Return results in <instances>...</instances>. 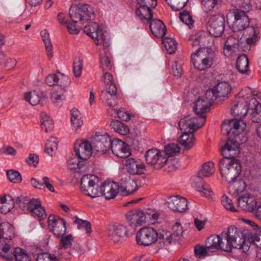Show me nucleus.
Here are the masks:
<instances>
[{"mask_svg":"<svg viewBox=\"0 0 261 261\" xmlns=\"http://www.w3.org/2000/svg\"><path fill=\"white\" fill-rule=\"evenodd\" d=\"M110 149L114 154L121 158H127L131 154L128 145L118 139L112 141Z\"/></svg>","mask_w":261,"mask_h":261,"instance_id":"obj_19","label":"nucleus"},{"mask_svg":"<svg viewBox=\"0 0 261 261\" xmlns=\"http://www.w3.org/2000/svg\"><path fill=\"white\" fill-rule=\"evenodd\" d=\"M119 186L115 182L105 181L100 187L99 194L106 199L114 198L119 192Z\"/></svg>","mask_w":261,"mask_h":261,"instance_id":"obj_22","label":"nucleus"},{"mask_svg":"<svg viewBox=\"0 0 261 261\" xmlns=\"http://www.w3.org/2000/svg\"><path fill=\"white\" fill-rule=\"evenodd\" d=\"M117 115L120 119L124 121H128L134 117V115L126 111L124 108H120L117 110Z\"/></svg>","mask_w":261,"mask_h":261,"instance_id":"obj_61","label":"nucleus"},{"mask_svg":"<svg viewBox=\"0 0 261 261\" xmlns=\"http://www.w3.org/2000/svg\"><path fill=\"white\" fill-rule=\"evenodd\" d=\"M126 218L130 225L135 227L142 225L145 223L146 216L144 213L139 210H133L128 212Z\"/></svg>","mask_w":261,"mask_h":261,"instance_id":"obj_27","label":"nucleus"},{"mask_svg":"<svg viewBox=\"0 0 261 261\" xmlns=\"http://www.w3.org/2000/svg\"><path fill=\"white\" fill-rule=\"evenodd\" d=\"M58 148L57 139L55 137H51L48 139L45 145V152L52 156L55 153Z\"/></svg>","mask_w":261,"mask_h":261,"instance_id":"obj_52","label":"nucleus"},{"mask_svg":"<svg viewBox=\"0 0 261 261\" xmlns=\"http://www.w3.org/2000/svg\"><path fill=\"white\" fill-rule=\"evenodd\" d=\"M252 122L261 121V103L256 98H252L249 101L248 112Z\"/></svg>","mask_w":261,"mask_h":261,"instance_id":"obj_29","label":"nucleus"},{"mask_svg":"<svg viewBox=\"0 0 261 261\" xmlns=\"http://www.w3.org/2000/svg\"><path fill=\"white\" fill-rule=\"evenodd\" d=\"M191 61L195 68L204 70L215 64L216 54L211 48L199 47L197 52L191 55Z\"/></svg>","mask_w":261,"mask_h":261,"instance_id":"obj_4","label":"nucleus"},{"mask_svg":"<svg viewBox=\"0 0 261 261\" xmlns=\"http://www.w3.org/2000/svg\"><path fill=\"white\" fill-rule=\"evenodd\" d=\"M57 257L55 255L50 254L47 252L42 253L38 254L36 261H56Z\"/></svg>","mask_w":261,"mask_h":261,"instance_id":"obj_64","label":"nucleus"},{"mask_svg":"<svg viewBox=\"0 0 261 261\" xmlns=\"http://www.w3.org/2000/svg\"><path fill=\"white\" fill-rule=\"evenodd\" d=\"M205 122V118L203 116L191 117L187 116L181 119L178 122V126L181 130L185 132L188 129V131L193 132L201 127Z\"/></svg>","mask_w":261,"mask_h":261,"instance_id":"obj_13","label":"nucleus"},{"mask_svg":"<svg viewBox=\"0 0 261 261\" xmlns=\"http://www.w3.org/2000/svg\"><path fill=\"white\" fill-rule=\"evenodd\" d=\"M202 9L204 12L217 13L220 6L219 0H201Z\"/></svg>","mask_w":261,"mask_h":261,"instance_id":"obj_42","label":"nucleus"},{"mask_svg":"<svg viewBox=\"0 0 261 261\" xmlns=\"http://www.w3.org/2000/svg\"><path fill=\"white\" fill-rule=\"evenodd\" d=\"M14 205L18 206L22 211H29L39 220L45 219L47 217L44 207L41 205L40 201L38 199H29L25 196H20L16 198Z\"/></svg>","mask_w":261,"mask_h":261,"instance_id":"obj_5","label":"nucleus"},{"mask_svg":"<svg viewBox=\"0 0 261 261\" xmlns=\"http://www.w3.org/2000/svg\"><path fill=\"white\" fill-rule=\"evenodd\" d=\"M234 21L232 25L233 32H242L246 43L249 46L254 45L259 39L258 28L250 27V19L246 13L242 10H236L233 12Z\"/></svg>","mask_w":261,"mask_h":261,"instance_id":"obj_2","label":"nucleus"},{"mask_svg":"<svg viewBox=\"0 0 261 261\" xmlns=\"http://www.w3.org/2000/svg\"><path fill=\"white\" fill-rule=\"evenodd\" d=\"M83 65V62L79 58L75 59L73 61V73L75 77H79L81 76L82 72Z\"/></svg>","mask_w":261,"mask_h":261,"instance_id":"obj_62","label":"nucleus"},{"mask_svg":"<svg viewBox=\"0 0 261 261\" xmlns=\"http://www.w3.org/2000/svg\"><path fill=\"white\" fill-rule=\"evenodd\" d=\"M221 203L224 208L231 212H236L232 200L226 195H223L221 198Z\"/></svg>","mask_w":261,"mask_h":261,"instance_id":"obj_63","label":"nucleus"},{"mask_svg":"<svg viewBox=\"0 0 261 261\" xmlns=\"http://www.w3.org/2000/svg\"><path fill=\"white\" fill-rule=\"evenodd\" d=\"M164 47L170 54H173L176 50L177 43L173 38L166 37L163 39Z\"/></svg>","mask_w":261,"mask_h":261,"instance_id":"obj_51","label":"nucleus"},{"mask_svg":"<svg viewBox=\"0 0 261 261\" xmlns=\"http://www.w3.org/2000/svg\"><path fill=\"white\" fill-rule=\"evenodd\" d=\"M117 91L112 92V90L106 89L102 91L100 95V98L102 102L108 107H114L117 104L116 94Z\"/></svg>","mask_w":261,"mask_h":261,"instance_id":"obj_36","label":"nucleus"},{"mask_svg":"<svg viewBox=\"0 0 261 261\" xmlns=\"http://www.w3.org/2000/svg\"><path fill=\"white\" fill-rule=\"evenodd\" d=\"M166 1L173 10L178 11L185 7L188 0H166Z\"/></svg>","mask_w":261,"mask_h":261,"instance_id":"obj_53","label":"nucleus"},{"mask_svg":"<svg viewBox=\"0 0 261 261\" xmlns=\"http://www.w3.org/2000/svg\"><path fill=\"white\" fill-rule=\"evenodd\" d=\"M99 178L91 174L84 175L81 179V190L85 195L92 198L99 196V192L98 189Z\"/></svg>","mask_w":261,"mask_h":261,"instance_id":"obj_7","label":"nucleus"},{"mask_svg":"<svg viewBox=\"0 0 261 261\" xmlns=\"http://www.w3.org/2000/svg\"><path fill=\"white\" fill-rule=\"evenodd\" d=\"M168 207L175 212L184 213L188 208V200L179 195L170 196L168 199Z\"/></svg>","mask_w":261,"mask_h":261,"instance_id":"obj_20","label":"nucleus"},{"mask_svg":"<svg viewBox=\"0 0 261 261\" xmlns=\"http://www.w3.org/2000/svg\"><path fill=\"white\" fill-rule=\"evenodd\" d=\"M67 166L70 170L78 173L85 172L87 169L86 161L81 159L78 155H72L70 156L67 161Z\"/></svg>","mask_w":261,"mask_h":261,"instance_id":"obj_24","label":"nucleus"},{"mask_svg":"<svg viewBox=\"0 0 261 261\" xmlns=\"http://www.w3.org/2000/svg\"><path fill=\"white\" fill-rule=\"evenodd\" d=\"M40 34L45 46L47 55L50 58L53 56V45L49 34L46 30L42 31Z\"/></svg>","mask_w":261,"mask_h":261,"instance_id":"obj_45","label":"nucleus"},{"mask_svg":"<svg viewBox=\"0 0 261 261\" xmlns=\"http://www.w3.org/2000/svg\"><path fill=\"white\" fill-rule=\"evenodd\" d=\"M84 32L94 39V42L96 45L102 44L105 48L109 47L110 41L107 33L102 32L98 23L90 22L85 27Z\"/></svg>","mask_w":261,"mask_h":261,"instance_id":"obj_8","label":"nucleus"},{"mask_svg":"<svg viewBox=\"0 0 261 261\" xmlns=\"http://www.w3.org/2000/svg\"><path fill=\"white\" fill-rule=\"evenodd\" d=\"M214 164L212 162L204 163L198 172V175L202 177H208L214 173Z\"/></svg>","mask_w":261,"mask_h":261,"instance_id":"obj_49","label":"nucleus"},{"mask_svg":"<svg viewBox=\"0 0 261 261\" xmlns=\"http://www.w3.org/2000/svg\"><path fill=\"white\" fill-rule=\"evenodd\" d=\"M212 94L210 91H206L204 96L199 98L195 101L193 109L197 116H203L206 118L204 113L209 110L211 106L214 103Z\"/></svg>","mask_w":261,"mask_h":261,"instance_id":"obj_10","label":"nucleus"},{"mask_svg":"<svg viewBox=\"0 0 261 261\" xmlns=\"http://www.w3.org/2000/svg\"><path fill=\"white\" fill-rule=\"evenodd\" d=\"M226 130L228 140L221 149L223 159L219 162L221 174L228 182H232L240 175L242 167L240 162L234 158L239 153L240 134L246 124L241 119L225 120L222 124Z\"/></svg>","mask_w":261,"mask_h":261,"instance_id":"obj_1","label":"nucleus"},{"mask_svg":"<svg viewBox=\"0 0 261 261\" xmlns=\"http://www.w3.org/2000/svg\"><path fill=\"white\" fill-rule=\"evenodd\" d=\"M210 33L206 31H200L189 40V43L193 47L200 46L202 47V46H205L210 43Z\"/></svg>","mask_w":261,"mask_h":261,"instance_id":"obj_31","label":"nucleus"},{"mask_svg":"<svg viewBox=\"0 0 261 261\" xmlns=\"http://www.w3.org/2000/svg\"><path fill=\"white\" fill-rule=\"evenodd\" d=\"M227 43L228 41H226L223 47V53L225 56L229 58L236 56V50L238 49V45H229Z\"/></svg>","mask_w":261,"mask_h":261,"instance_id":"obj_56","label":"nucleus"},{"mask_svg":"<svg viewBox=\"0 0 261 261\" xmlns=\"http://www.w3.org/2000/svg\"><path fill=\"white\" fill-rule=\"evenodd\" d=\"M24 99L31 105L36 106L43 100L45 97H40L38 93L35 91L30 92L24 94Z\"/></svg>","mask_w":261,"mask_h":261,"instance_id":"obj_48","label":"nucleus"},{"mask_svg":"<svg viewBox=\"0 0 261 261\" xmlns=\"http://www.w3.org/2000/svg\"><path fill=\"white\" fill-rule=\"evenodd\" d=\"M14 201L10 195L0 197V212L6 214L14 206Z\"/></svg>","mask_w":261,"mask_h":261,"instance_id":"obj_39","label":"nucleus"},{"mask_svg":"<svg viewBox=\"0 0 261 261\" xmlns=\"http://www.w3.org/2000/svg\"><path fill=\"white\" fill-rule=\"evenodd\" d=\"M249 103L246 105L243 98H238L232 103L231 114L234 116L242 118L248 112Z\"/></svg>","mask_w":261,"mask_h":261,"instance_id":"obj_25","label":"nucleus"},{"mask_svg":"<svg viewBox=\"0 0 261 261\" xmlns=\"http://www.w3.org/2000/svg\"><path fill=\"white\" fill-rule=\"evenodd\" d=\"M13 255V259L14 258L16 261H31V257L27 251L22 248H15Z\"/></svg>","mask_w":261,"mask_h":261,"instance_id":"obj_46","label":"nucleus"},{"mask_svg":"<svg viewBox=\"0 0 261 261\" xmlns=\"http://www.w3.org/2000/svg\"><path fill=\"white\" fill-rule=\"evenodd\" d=\"M45 81L49 86L58 85L61 87L67 86L70 82L68 76L59 72L57 74L53 73L48 75L46 77Z\"/></svg>","mask_w":261,"mask_h":261,"instance_id":"obj_28","label":"nucleus"},{"mask_svg":"<svg viewBox=\"0 0 261 261\" xmlns=\"http://www.w3.org/2000/svg\"><path fill=\"white\" fill-rule=\"evenodd\" d=\"M72 240L73 237L71 234H68L65 237L63 236L61 239L60 246L58 249L57 254L61 258H64L66 259L70 258V256L71 254L70 251H67L64 252V251L71 246Z\"/></svg>","mask_w":261,"mask_h":261,"instance_id":"obj_32","label":"nucleus"},{"mask_svg":"<svg viewBox=\"0 0 261 261\" xmlns=\"http://www.w3.org/2000/svg\"><path fill=\"white\" fill-rule=\"evenodd\" d=\"M209 33L215 37L221 36L225 27V17L223 15H212L208 20Z\"/></svg>","mask_w":261,"mask_h":261,"instance_id":"obj_11","label":"nucleus"},{"mask_svg":"<svg viewBox=\"0 0 261 261\" xmlns=\"http://www.w3.org/2000/svg\"><path fill=\"white\" fill-rule=\"evenodd\" d=\"M247 233L233 226L228 228L226 232H221L223 240L226 241L223 245L226 252H230L232 248L242 249L244 252L249 248V243L246 242Z\"/></svg>","mask_w":261,"mask_h":261,"instance_id":"obj_3","label":"nucleus"},{"mask_svg":"<svg viewBox=\"0 0 261 261\" xmlns=\"http://www.w3.org/2000/svg\"><path fill=\"white\" fill-rule=\"evenodd\" d=\"M237 203L243 211L247 212H253L257 206L256 199L249 193L239 196L237 199Z\"/></svg>","mask_w":261,"mask_h":261,"instance_id":"obj_18","label":"nucleus"},{"mask_svg":"<svg viewBox=\"0 0 261 261\" xmlns=\"http://www.w3.org/2000/svg\"><path fill=\"white\" fill-rule=\"evenodd\" d=\"M179 18L180 20L187 25L190 29L193 27L194 21L192 16L188 11H183L180 13Z\"/></svg>","mask_w":261,"mask_h":261,"instance_id":"obj_59","label":"nucleus"},{"mask_svg":"<svg viewBox=\"0 0 261 261\" xmlns=\"http://www.w3.org/2000/svg\"><path fill=\"white\" fill-rule=\"evenodd\" d=\"M14 249L5 240L0 239V256L8 260H13Z\"/></svg>","mask_w":261,"mask_h":261,"instance_id":"obj_40","label":"nucleus"},{"mask_svg":"<svg viewBox=\"0 0 261 261\" xmlns=\"http://www.w3.org/2000/svg\"><path fill=\"white\" fill-rule=\"evenodd\" d=\"M158 245L160 248H163L170 244L173 240H176V238L173 237L172 233L165 229L159 230L157 232Z\"/></svg>","mask_w":261,"mask_h":261,"instance_id":"obj_34","label":"nucleus"},{"mask_svg":"<svg viewBox=\"0 0 261 261\" xmlns=\"http://www.w3.org/2000/svg\"><path fill=\"white\" fill-rule=\"evenodd\" d=\"M236 68L242 74H248L250 72L249 69V60L246 55L239 56L236 62Z\"/></svg>","mask_w":261,"mask_h":261,"instance_id":"obj_41","label":"nucleus"},{"mask_svg":"<svg viewBox=\"0 0 261 261\" xmlns=\"http://www.w3.org/2000/svg\"><path fill=\"white\" fill-rule=\"evenodd\" d=\"M100 61L101 66L103 71L111 69L113 67L111 58L107 55H105L102 57H100Z\"/></svg>","mask_w":261,"mask_h":261,"instance_id":"obj_60","label":"nucleus"},{"mask_svg":"<svg viewBox=\"0 0 261 261\" xmlns=\"http://www.w3.org/2000/svg\"><path fill=\"white\" fill-rule=\"evenodd\" d=\"M128 229L122 224L114 225L109 228L107 234L114 242H119L128 237Z\"/></svg>","mask_w":261,"mask_h":261,"instance_id":"obj_17","label":"nucleus"},{"mask_svg":"<svg viewBox=\"0 0 261 261\" xmlns=\"http://www.w3.org/2000/svg\"><path fill=\"white\" fill-rule=\"evenodd\" d=\"M14 228L8 222L0 223V239L11 240L14 237Z\"/></svg>","mask_w":261,"mask_h":261,"instance_id":"obj_37","label":"nucleus"},{"mask_svg":"<svg viewBox=\"0 0 261 261\" xmlns=\"http://www.w3.org/2000/svg\"><path fill=\"white\" fill-rule=\"evenodd\" d=\"M70 121L73 128H79L83 124V120L80 111L76 109H72L70 111Z\"/></svg>","mask_w":261,"mask_h":261,"instance_id":"obj_43","label":"nucleus"},{"mask_svg":"<svg viewBox=\"0 0 261 261\" xmlns=\"http://www.w3.org/2000/svg\"><path fill=\"white\" fill-rule=\"evenodd\" d=\"M180 151V148L178 144L175 143L170 144L165 146V150L163 151L166 156H172L175 155Z\"/></svg>","mask_w":261,"mask_h":261,"instance_id":"obj_55","label":"nucleus"},{"mask_svg":"<svg viewBox=\"0 0 261 261\" xmlns=\"http://www.w3.org/2000/svg\"><path fill=\"white\" fill-rule=\"evenodd\" d=\"M103 77L106 89L112 90L113 93L117 91L116 85L114 83V78L111 73L106 72L103 75Z\"/></svg>","mask_w":261,"mask_h":261,"instance_id":"obj_50","label":"nucleus"},{"mask_svg":"<svg viewBox=\"0 0 261 261\" xmlns=\"http://www.w3.org/2000/svg\"><path fill=\"white\" fill-rule=\"evenodd\" d=\"M48 225L50 231L57 237H63L66 232V222L61 218L50 215L48 218Z\"/></svg>","mask_w":261,"mask_h":261,"instance_id":"obj_15","label":"nucleus"},{"mask_svg":"<svg viewBox=\"0 0 261 261\" xmlns=\"http://www.w3.org/2000/svg\"><path fill=\"white\" fill-rule=\"evenodd\" d=\"M40 117L42 129L46 133L51 131L53 129L54 123L50 117L43 113H41Z\"/></svg>","mask_w":261,"mask_h":261,"instance_id":"obj_47","label":"nucleus"},{"mask_svg":"<svg viewBox=\"0 0 261 261\" xmlns=\"http://www.w3.org/2000/svg\"><path fill=\"white\" fill-rule=\"evenodd\" d=\"M157 240V231L151 227L141 228L136 234V241L140 245L149 246L156 242Z\"/></svg>","mask_w":261,"mask_h":261,"instance_id":"obj_12","label":"nucleus"},{"mask_svg":"<svg viewBox=\"0 0 261 261\" xmlns=\"http://www.w3.org/2000/svg\"><path fill=\"white\" fill-rule=\"evenodd\" d=\"M125 168L127 172L131 175H140L143 173L145 170L144 164L133 158L128 159L126 161Z\"/></svg>","mask_w":261,"mask_h":261,"instance_id":"obj_30","label":"nucleus"},{"mask_svg":"<svg viewBox=\"0 0 261 261\" xmlns=\"http://www.w3.org/2000/svg\"><path fill=\"white\" fill-rule=\"evenodd\" d=\"M178 142L182 145L185 149H191L195 142L193 131H187L182 133V135L178 138Z\"/></svg>","mask_w":261,"mask_h":261,"instance_id":"obj_35","label":"nucleus"},{"mask_svg":"<svg viewBox=\"0 0 261 261\" xmlns=\"http://www.w3.org/2000/svg\"><path fill=\"white\" fill-rule=\"evenodd\" d=\"M6 174L9 180L13 183H20L22 180L21 174L16 170H8Z\"/></svg>","mask_w":261,"mask_h":261,"instance_id":"obj_57","label":"nucleus"},{"mask_svg":"<svg viewBox=\"0 0 261 261\" xmlns=\"http://www.w3.org/2000/svg\"><path fill=\"white\" fill-rule=\"evenodd\" d=\"M69 16L74 23L81 22L94 19L95 13L93 8L87 4L72 5L69 11Z\"/></svg>","mask_w":261,"mask_h":261,"instance_id":"obj_6","label":"nucleus"},{"mask_svg":"<svg viewBox=\"0 0 261 261\" xmlns=\"http://www.w3.org/2000/svg\"><path fill=\"white\" fill-rule=\"evenodd\" d=\"M202 177L197 175L192 179V186L197 191L207 198H212L213 193L210 186L204 183Z\"/></svg>","mask_w":261,"mask_h":261,"instance_id":"obj_23","label":"nucleus"},{"mask_svg":"<svg viewBox=\"0 0 261 261\" xmlns=\"http://www.w3.org/2000/svg\"><path fill=\"white\" fill-rule=\"evenodd\" d=\"M224 245L221 233L220 235H211L208 237L205 243V246L209 252H215L217 249L225 251L223 245Z\"/></svg>","mask_w":261,"mask_h":261,"instance_id":"obj_26","label":"nucleus"},{"mask_svg":"<svg viewBox=\"0 0 261 261\" xmlns=\"http://www.w3.org/2000/svg\"><path fill=\"white\" fill-rule=\"evenodd\" d=\"M112 141L107 133L96 134L92 141L93 150L98 155L107 153L110 150Z\"/></svg>","mask_w":261,"mask_h":261,"instance_id":"obj_9","label":"nucleus"},{"mask_svg":"<svg viewBox=\"0 0 261 261\" xmlns=\"http://www.w3.org/2000/svg\"><path fill=\"white\" fill-rule=\"evenodd\" d=\"M138 189L137 181L135 180H129L125 188L122 191V194L127 196L136 192Z\"/></svg>","mask_w":261,"mask_h":261,"instance_id":"obj_54","label":"nucleus"},{"mask_svg":"<svg viewBox=\"0 0 261 261\" xmlns=\"http://www.w3.org/2000/svg\"><path fill=\"white\" fill-rule=\"evenodd\" d=\"M150 6L140 5V6L136 10V16L141 20H147L150 21L152 18V12Z\"/></svg>","mask_w":261,"mask_h":261,"instance_id":"obj_38","label":"nucleus"},{"mask_svg":"<svg viewBox=\"0 0 261 261\" xmlns=\"http://www.w3.org/2000/svg\"><path fill=\"white\" fill-rule=\"evenodd\" d=\"M110 126L116 133L121 135H126L129 133L128 126L118 120H112Z\"/></svg>","mask_w":261,"mask_h":261,"instance_id":"obj_44","label":"nucleus"},{"mask_svg":"<svg viewBox=\"0 0 261 261\" xmlns=\"http://www.w3.org/2000/svg\"><path fill=\"white\" fill-rule=\"evenodd\" d=\"M145 157L146 163L154 165V168L156 169L163 167L166 161L165 152L156 148L151 149L147 151Z\"/></svg>","mask_w":261,"mask_h":261,"instance_id":"obj_14","label":"nucleus"},{"mask_svg":"<svg viewBox=\"0 0 261 261\" xmlns=\"http://www.w3.org/2000/svg\"><path fill=\"white\" fill-rule=\"evenodd\" d=\"M74 150L76 154L85 161L91 156L92 152H95L93 150L92 142L91 143L87 141L75 142Z\"/></svg>","mask_w":261,"mask_h":261,"instance_id":"obj_16","label":"nucleus"},{"mask_svg":"<svg viewBox=\"0 0 261 261\" xmlns=\"http://www.w3.org/2000/svg\"><path fill=\"white\" fill-rule=\"evenodd\" d=\"M75 222L77 224V228L79 229L85 228L86 233L89 236L90 235L91 232V223L86 220H83L76 217Z\"/></svg>","mask_w":261,"mask_h":261,"instance_id":"obj_58","label":"nucleus"},{"mask_svg":"<svg viewBox=\"0 0 261 261\" xmlns=\"http://www.w3.org/2000/svg\"><path fill=\"white\" fill-rule=\"evenodd\" d=\"M231 90V85L228 82H219L213 88L208 89L206 91H210L212 93V98L215 101L218 98H227Z\"/></svg>","mask_w":261,"mask_h":261,"instance_id":"obj_21","label":"nucleus"},{"mask_svg":"<svg viewBox=\"0 0 261 261\" xmlns=\"http://www.w3.org/2000/svg\"><path fill=\"white\" fill-rule=\"evenodd\" d=\"M149 22L150 30L155 37L162 38L166 35L167 30L163 21L154 19H151Z\"/></svg>","mask_w":261,"mask_h":261,"instance_id":"obj_33","label":"nucleus"}]
</instances>
